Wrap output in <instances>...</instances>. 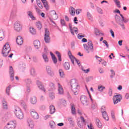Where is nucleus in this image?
Here are the masks:
<instances>
[{
    "label": "nucleus",
    "mask_w": 129,
    "mask_h": 129,
    "mask_svg": "<svg viewBox=\"0 0 129 129\" xmlns=\"http://www.w3.org/2000/svg\"><path fill=\"white\" fill-rule=\"evenodd\" d=\"M100 31H99V30L98 29H96L95 30V35H96V36H99V35H100Z\"/></svg>",
    "instance_id": "obj_56"
},
{
    "label": "nucleus",
    "mask_w": 129,
    "mask_h": 129,
    "mask_svg": "<svg viewBox=\"0 0 129 129\" xmlns=\"http://www.w3.org/2000/svg\"><path fill=\"white\" fill-rule=\"evenodd\" d=\"M58 72L61 78H64V77H65V74H64V72L63 71V70L62 69L59 70Z\"/></svg>",
    "instance_id": "obj_39"
},
{
    "label": "nucleus",
    "mask_w": 129,
    "mask_h": 129,
    "mask_svg": "<svg viewBox=\"0 0 129 129\" xmlns=\"http://www.w3.org/2000/svg\"><path fill=\"white\" fill-rule=\"evenodd\" d=\"M97 12L98 13V14H100V15H102V14H103L102 9L99 7H97Z\"/></svg>",
    "instance_id": "obj_47"
},
{
    "label": "nucleus",
    "mask_w": 129,
    "mask_h": 129,
    "mask_svg": "<svg viewBox=\"0 0 129 129\" xmlns=\"http://www.w3.org/2000/svg\"><path fill=\"white\" fill-rule=\"evenodd\" d=\"M44 41L45 43H50V32L47 28L45 29Z\"/></svg>",
    "instance_id": "obj_6"
},
{
    "label": "nucleus",
    "mask_w": 129,
    "mask_h": 129,
    "mask_svg": "<svg viewBox=\"0 0 129 129\" xmlns=\"http://www.w3.org/2000/svg\"><path fill=\"white\" fill-rule=\"evenodd\" d=\"M113 13L114 14H120V11L118 9H115L113 10Z\"/></svg>",
    "instance_id": "obj_64"
},
{
    "label": "nucleus",
    "mask_w": 129,
    "mask_h": 129,
    "mask_svg": "<svg viewBox=\"0 0 129 129\" xmlns=\"http://www.w3.org/2000/svg\"><path fill=\"white\" fill-rule=\"evenodd\" d=\"M96 124L99 128H101V127H102V123L99 119H96Z\"/></svg>",
    "instance_id": "obj_25"
},
{
    "label": "nucleus",
    "mask_w": 129,
    "mask_h": 129,
    "mask_svg": "<svg viewBox=\"0 0 129 129\" xmlns=\"http://www.w3.org/2000/svg\"><path fill=\"white\" fill-rule=\"evenodd\" d=\"M87 17L90 21H93V17H92V15H91V14H90V13H87Z\"/></svg>",
    "instance_id": "obj_40"
},
{
    "label": "nucleus",
    "mask_w": 129,
    "mask_h": 129,
    "mask_svg": "<svg viewBox=\"0 0 129 129\" xmlns=\"http://www.w3.org/2000/svg\"><path fill=\"white\" fill-rule=\"evenodd\" d=\"M86 88L87 90L88 93L89 95V98H90V100L91 102V108H92V109H95V108H96V103L95 102V101H94L93 100V99H92V98H91V95H90V93H89V91H88V89H87V87L86 86Z\"/></svg>",
    "instance_id": "obj_9"
},
{
    "label": "nucleus",
    "mask_w": 129,
    "mask_h": 129,
    "mask_svg": "<svg viewBox=\"0 0 129 129\" xmlns=\"http://www.w3.org/2000/svg\"><path fill=\"white\" fill-rule=\"evenodd\" d=\"M115 20L116 21V23L119 24L123 22L121 18H120V17L118 16L117 15H116L115 16Z\"/></svg>",
    "instance_id": "obj_22"
},
{
    "label": "nucleus",
    "mask_w": 129,
    "mask_h": 129,
    "mask_svg": "<svg viewBox=\"0 0 129 129\" xmlns=\"http://www.w3.org/2000/svg\"><path fill=\"white\" fill-rule=\"evenodd\" d=\"M104 89H105V87L104 86L100 85L98 86V90L100 92H102Z\"/></svg>",
    "instance_id": "obj_38"
},
{
    "label": "nucleus",
    "mask_w": 129,
    "mask_h": 129,
    "mask_svg": "<svg viewBox=\"0 0 129 129\" xmlns=\"http://www.w3.org/2000/svg\"><path fill=\"white\" fill-rule=\"evenodd\" d=\"M28 124L29 128H34V121H33L32 119L29 118L28 119Z\"/></svg>",
    "instance_id": "obj_19"
},
{
    "label": "nucleus",
    "mask_w": 129,
    "mask_h": 129,
    "mask_svg": "<svg viewBox=\"0 0 129 129\" xmlns=\"http://www.w3.org/2000/svg\"><path fill=\"white\" fill-rule=\"evenodd\" d=\"M108 95L109 96H112V88L111 87L109 88V90H108Z\"/></svg>",
    "instance_id": "obj_53"
},
{
    "label": "nucleus",
    "mask_w": 129,
    "mask_h": 129,
    "mask_svg": "<svg viewBox=\"0 0 129 129\" xmlns=\"http://www.w3.org/2000/svg\"><path fill=\"white\" fill-rule=\"evenodd\" d=\"M63 67L66 70H69L70 69V64L68 62H66L63 64Z\"/></svg>",
    "instance_id": "obj_32"
},
{
    "label": "nucleus",
    "mask_w": 129,
    "mask_h": 129,
    "mask_svg": "<svg viewBox=\"0 0 129 129\" xmlns=\"http://www.w3.org/2000/svg\"><path fill=\"white\" fill-rule=\"evenodd\" d=\"M68 55L73 65H74V61H76L78 65L79 66H80V61H79V60L78 59H77L75 57L73 56V55H72V53H71V51H69Z\"/></svg>",
    "instance_id": "obj_5"
},
{
    "label": "nucleus",
    "mask_w": 129,
    "mask_h": 129,
    "mask_svg": "<svg viewBox=\"0 0 129 129\" xmlns=\"http://www.w3.org/2000/svg\"><path fill=\"white\" fill-rule=\"evenodd\" d=\"M72 91L75 95H77L79 92V86L72 88Z\"/></svg>",
    "instance_id": "obj_18"
},
{
    "label": "nucleus",
    "mask_w": 129,
    "mask_h": 129,
    "mask_svg": "<svg viewBox=\"0 0 129 129\" xmlns=\"http://www.w3.org/2000/svg\"><path fill=\"white\" fill-rule=\"evenodd\" d=\"M14 30L15 31H16V32H20L21 31H22V24H21V22H20V21H17L16 22H15V23L14 24Z\"/></svg>",
    "instance_id": "obj_7"
},
{
    "label": "nucleus",
    "mask_w": 129,
    "mask_h": 129,
    "mask_svg": "<svg viewBox=\"0 0 129 129\" xmlns=\"http://www.w3.org/2000/svg\"><path fill=\"white\" fill-rule=\"evenodd\" d=\"M49 109H50V114H53V113H54L55 111H56V109H55V107L53 105H51L49 106Z\"/></svg>",
    "instance_id": "obj_30"
},
{
    "label": "nucleus",
    "mask_w": 129,
    "mask_h": 129,
    "mask_svg": "<svg viewBox=\"0 0 129 129\" xmlns=\"http://www.w3.org/2000/svg\"><path fill=\"white\" fill-rule=\"evenodd\" d=\"M5 39V31L3 29H0V41H3Z\"/></svg>",
    "instance_id": "obj_28"
},
{
    "label": "nucleus",
    "mask_w": 129,
    "mask_h": 129,
    "mask_svg": "<svg viewBox=\"0 0 129 129\" xmlns=\"http://www.w3.org/2000/svg\"><path fill=\"white\" fill-rule=\"evenodd\" d=\"M60 103H61V104H63V105H65V104H66V100H65L64 99H60Z\"/></svg>",
    "instance_id": "obj_59"
},
{
    "label": "nucleus",
    "mask_w": 129,
    "mask_h": 129,
    "mask_svg": "<svg viewBox=\"0 0 129 129\" xmlns=\"http://www.w3.org/2000/svg\"><path fill=\"white\" fill-rule=\"evenodd\" d=\"M114 2L118 8H120V2L118 0H114Z\"/></svg>",
    "instance_id": "obj_48"
},
{
    "label": "nucleus",
    "mask_w": 129,
    "mask_h": 129,
    "mask_svg": "<svg viewBox=\"0 0 129 129\" xmlns=\"http://www.w3.org/2000/svg\"><path fill=\"white\" fill-rule=\"evenodd\" d=\"M30 102L32 104H36L37 103V98L35 96L30 98Z\"/></svg>",
    "instance_id": "obj_29"
},
{
    "label": "nucleus",
    "mask_w": 129,
    "mask_h": 129,
    "mask_svg": "<svg viewBox=\"0 0 129 129\" xmlns=\"http://www.w3.org/2000/svg\"><path fill=\"white\" fill-rule=\"evenodd\" d=\"M71 86L72 88L76 87V86H79L78 84H77V81L75 79H72L70 81Z\"/></svg>",
    "instance_id": "obj_20"
},
{
    "label": "nucleus",
    "mask_w": 129,
    "mask_h": 129,
    "mask_svg": "<svg viewBox=\"0 0 129 129\" xmlns=\"http://www.w3.org/2000/svg\"><path fill=\"white\" fill-rule=\"evenodd\" d=\"M25 82L27 85H30V84H32V80L30 79H27L25 80Z\"/></svg>",
    "instance_id": "obj_45"
},
{
    "label": "nucleus",
    "mask_w": 129,
    "mask_h": 129,
    "mask_svg": "<svg viewBox=\"0 0 129 129\" xmlns=\"http://www.w3.org/2000/svg\"><path fill=\"white\" fill-rule=\"evenodd\" d=\"M57 86L58 94H60V95H62V94H64V90L63 89V87H62L61 84L58 83Z\"/></svg>",
    "instance_id": "obj_16"
},
{
    "label": "nucleus",
    "mask_w": 129,
    "mask_h": 129,
    "mask_svg": "<svg viewBox=\"0 0 129 129\" xmlns=\"http://www.w3.org/2000/svg\"><path fill=\"white\" fill-rule=\"evenodd\" d=\"M69 13L71 16H75V9L73 7H71L70 8Z\"/></svg>",
    "instance_id": "obj_34"
},
{
    "label": "nucleus",
    "mask_w": 129,
    "mask_h": 129,
    "mask_svg": "<svg viewBox=\"0 0 129 129\" xmlns=\"http://www.w3.org/2000/svg\"><path fill=\"white\" fill-rule=\"evenodd\" d=\"M31 115L34 119H39L40 116L38 114V112L35 110H32L30 112Z\"/></svg>",
    "instance_id": "obj_11"
},
{
    "label": "nucleus",
    "mask_w": 129,
    "mask_h": 129,
    "mask_svg": "<svg viewBox=\"0 0 129 129\" xmlns=\"http://www.w3.org/2000/svg\"><path fill=\"white\" fill-rule=\"evenodd\" d=\"M69 27L70 29L71 33V34H72V35H74V33H75V34H78V31H77V28H73L72 24L70 23L69 24Z\"/></svg>",
    "instance_id": "obj_14"
},
{
    "label": "nucleus",
    "mask_w": 129,
    "mask_h": 129,
    "mask_svg": "<svg viewBox=\"0 0 129 129\" xmlns=\"http://www.w3.org/2000/svg\"><path fill=\"white\" fill-rule=\"evenodd\" d=\"M11 52V47L9 43H6L2 50V54L4 57H7L9 55V53Z\"/></svg>",
    "instance_id": "obj_2"
},
{
    "label": "nucleus",
    "mask_w": 129,
    "mask_h": 129,
    "mask_svg": "<svg viewBox=\"0 0 129 129\" xmlns=\"http://www.w3.org/2000/svg\"><path fill=\"white\" fill-rule=\"evenodd\" d=\"M16 124V121H10L7 123L4 129H15L17 126Z\"/></svg>",
    "instance_id": "obj_4"
},
{
    "label": "nucleus",
    "mask_w": 129,
    "mask_h": 129,
    "mask_svg": "<svg viewBox=\"0 0 129 129\" xmlns=\"http://www.w3.org/2000/svg\"><path fill=\"white\" fill-rule=\"evenodd\" d=\"M11 88H12V85H10L6 88V94H7V95H8V96H10V95L11 94L10 91H11Z\"/></svg>",
    "instance_id": "obj_36"
},
{
    "label": "nucleus",
    "mask_w": 129,
    "mask_h": 129,
    "mask_svg": "<svg viewBox=\"0 0 129 129\" xmlns=\"http://www.w3.org/2000/svg\"><path fill=\"white\" fill-rule=\"evenodd\" d=\"M19 68L21 69V70H22L23 71L24 70V69H25V68H26V64L25 63H22L20 64Z\"/></svg>",
    "instance_id": "obj_46"
},
{
    "label": "nucleus",
    "mask_w": 129,
    "mask_h": 129,
    "mask_svg": "<svg viewBox=\"0 0 129 129\" xmlns=\"http://www.w3.org/2000/svg\"><path fill=\"white\" fill-rule=\"evenodd\" d=\"M43 5L44 6V7H45V8L46 9V10H48L49 9V7H48V4L47 3V1H44L42 2Z\"/></svg>",
    "instance_id": "obj_49"
},
{
    "label": "nucleus",
    "mask_w": 129,
    "mask_h": 129,
    "mask_svg": "<svg viewBox=\"0 0 129 129\" xmlns=\"http://www.w3.org/2000/svg\"><path fill=\"white\" fill-rule=\"evenodd\" d=\"M110 72H111L110 77L111 78H113L114 75H115V73H114V71L113 70H111Z\"/></svg>",
    "instance_id": "obj_57"
},
{
    "label": "nucleus",
    "mask_w": 129,
    "mask_h": 129,
    "mask_svg": "<svg viewBox=\"0 0 129 129\" xmlns=\"http://www.w3.org/2000/svg\"><path fill=\"white\" fill-rule=\"evenodd\" d=\"M49 16L52 20H57L58 19V15L56 13V11L54 10L50 11Z\"/></svg>",
    "instance_id": "obj_12"
},
{
    "label": "nucleus",
    "mask_w": 129,
    "mask_h": 129,
    "mask_svg": "<svg viewBox=\"0 0 129 129\" xmlns=\"http://www.w3.org/2000/svg\"><path fill=\"white\" fill-rule=\"evenodd\" d=\"M83 124H84V123H83L81 121L78 122V125L79 126V127H82V126H83Z\"/></svg>",
    "instance_id": "obj_58"
},
{
    "label": "nucleus",
    "mask_w": 129,
    "mask_h": 129,
    "mask_svg": "<svg viewBox=\"0 0 129 129\" xmlns=\"http://www.w3.org/2000/svg\"><path fill=\"white\" fill-rule=\"evenodd\" d=\"M42 57L45 63H48L49 62V58H48V56L46 54L43 53L42 54Z\"/></svg>",
    "instance_id": "obj_33"
},
{
    "label": "nucleus",
    "mask_w": 129,
    "mask_h": 129,
    "mask_svg": "<svg viewBox=\"0 0 129 129\" xmlns=\"http://www.w3.org/2000/svg\"><path fill=\"white\" fill-rule=\"evenodd\" d=\"M34 45L36 49H39L41 47V43L38 40H36L34 41Z\"/></svg>",
    "instance_id": "obj_23"
},
{
    "label": "nucleus",
    "mask_w": 129,
    "mask_h": 129,
    "mask_svg": "<svg viewBox=\"0 0 129 129\" xmlns=\"http://www.w3.org/2000/svg\"><path fill=\"white\" fill-rule=\"evenodd\" d=\"M49 87H50V88H51V89L52 90H55V84H54V83H49Z\"/></svg>",
    "instance_id": "obj_51"
},
{
    "label": "nucleus",
    "mask_w": 129,
    "mask_h": 129,
    "mask_svg": "<svg viewBox=\"0 0 129 129\" xmlns=\"http://www.w3.org/2000/svg\"><path fill=\"white\" fill-rule=\"evenodd\" d=\"M88 128L89 129H93V126L92 125V123H90L88 124Z\"/></svg>",
    "instance_id": "obj_62"
},
{
    "label": "nucleus",
    "mask_w": 129,
    "mask_h": 129,
    "mask_svg": "<svg viewBox=\"0 0 129 129\" xmlns=\"http://www.w3.org/2000/svg\"><path fill=\"white\" fill-rule=\"evenodd\" d=\"M16 42L18 45H23V43H24V39L21 36H18L16 39Z\"/></svg>",
    "instance_id": "obj_17"
},
{
    "label": "nucleus",
    "mask_w": 129,
    "mask_h": 129,
    "mask_svg": "<svg viewBox=\"0 0 129 129\" xmlns=\"http://www.w3.org/2000/svg\"><path fill=\"white\" fill-rule=\"evenodd\" d=\"M29 32L30 33V34H31V35H35L37 34V31L33 27H30L29 28Z\"/></svg>",
    "instance_id": "obj_24"
},
{
    "label": "nucleus",
    "mask_w": 129,
    "mask_h": 129,
    "mask_svg": "<svg viewBox=\"0 0 129 129\" xmlns=\"http://www.w3.org/2000/svg\"><path fill=\"white\" fill-rule=\"evenodd\" d=\"M49 124L51 128H55V127H56V124L53 121H50Z\"/></svg>",
    "instance_id": "obj_42"
},
{
    "label": "nucleus",
    "mask_w": 129,
    "mask_h": 129,
    "mask_svg": "<svg viewBox=\"0 0 129 129\" xmlns=\"http://www.w3.org/2000/svg\"><path fill=\"white\" fill-rule=\"evenodd\" d=\"M46 71L49 75V76H51V77H53L54 75H55V74H54V72L53 71V70L52 69V68L49 66H47L46 67Z\"/></svg>",
    "instance_id": "obj_8"
},
{
    "label": "nucleus",
    "mask_w": 129,
    "mask_h": 129,
    "mask_svg": "<svg viewBox=\"0 0 129 129\" xmlns=\"http://www.w3.org/2000/svg\"><path fill=\"white\" fill-rule=\"evenodd\" d=\"M119 25L122 28V30H125V27H124V24H123L122 22H121V23L119 24Z\"/></svg>",
    "instance_id": "obj_63"
},
{
    "label": "nucleus",
    "mask_w": 129,
    "mask_h": 129,
    "mask_svg": "<svg viewBox=\"0 0 129 129\" xmlns=\"http://www.w3.org/2000/svg\"><path fill=\"white\" fill-rule=\"evenodd\" d=\"M3 108L8 109V103L6 101H3Z\"/></svg>",
    "instance_id": "obj_43"
},
{
    "label": "nucleus",
    "mask_w": 129,
    "mask_h": 129,
    "mask_svg": "<svg viewBox=\"0 0 129 129\" xmlns=\"http://www.w3.org/2000/svg\"><path fill=\"white\" fill-rule=\"evenodd\" d=\"M14 112L17 117L19 119H23V118H24V113H23V111H22V110L20 109V108H15Z\"/></svg>",
    "instance_id": "obj_3"
},
{
    "label": "nucleus",
    "mask_w": 129,
    "mask_h": 129,
    "mask_svg": "<svg viewBox=\"0 0 129 129\" xmlns=\"http://www.w3.org/2000/svg\"><path fill=\"white\" fill-rule=\"evenodd\" d=\"M55 54L57 56V57L58 58V61H62V59H61V54L58 51H55Z\"/></svg>",
    "instance_id": "obj_44"
},
{
    "label": "nucleus",
    "mask_w": 129,
    "mask_h": 129,
    "mask_svg": "<svg viewBox=\"0 0 129 129\" xmlns=\"http://www.w3.org/2000/svg\"><path fill=\"white\" fill-rule=\"evenodd\" d=\"M37 85L38 86V87L40 89H41V90H43V91H46L45 90V88H44V86L42 85V83L40 81L37 82Z\"/></svg>",
    "instance_id": "obj_27"
},
{
    "label": "nucleus",
    "mask_w": 129,
    "mask_h": 129,
    "mask_svg": "<svg viewBox=\"0 0 129 129\" xmlns=\"http://www.w3.org/2000/svg\"><path fill=\"white\" fill-rule=\"evenodd\" d=\"M103 118L105 120L108 121L109 119V118L108 117V115L107 114V113L106 112L102 113Z\"/></svg>",
    "instance_id": "obj_31"
},
{
    "label": "nucleus",
    "mask_w": 129,
    "mask_h": 129,
    "mask_svg": "<svg viewBox=\"0 0 129 129\" xmlns=\"http://www.w3.org/2000/svg\"><path fill=\"white\" fill-rule=\"evenodd\" d=\"M36 28H37L38 30H41L42 29V23L41 22L37 21L36 22Z\"/></svg>",
    "instance_id": "obj_35"
},
{
    "label": "nucleus",
    "mask_w": 129,
    "mask_h": 129,
    "mask_svg": "<svg viewBox=\"0 0 129 129\" xmlns=\"http://www.w3.org/2000/svg\"><path fill=\"white\" fill-rule=\"evenodd\" d=\"M106 109V108L104 106H102L101 107V112L102 113H103V112H106V111H105Z\"/></svg>",
    "instance_id": "obj_55"
},
{
    "label": "nucleus",
    "mask_w": 129,
    "mask_h": 129,
    "mask_svg": "<svg viewBox=\"0 0 129 129\" xmlns=\"http://www.w3.org/2000/svg\"><path fill=\"white\" fill-rule=\"evenodd\" d=\"M83 46L85 52L88 53V54L90 53V52L92 53L94 52V48L93 47V44L92 43V41L89 40L88 42V45L86 44H84Z\"/></svg>",
    "instance_id": "obj_1"
},
{
    "label": "nucleus",
    "mask_w": 129,
    "mask_h": 129,
    "mask_svg": "<svg viewBox=\"0 0 129 129\" xmlns=\"http://www.w3.org/2000/svg\"><path fill=\"white\" fill-rule=\"evenodd\" d=\"M114 104H117L118 102H120V97L119 95H115L113 98Z\"/></svg>",
    "instance_id": "obj_15"
},
{
    "label": "nucleus",
    "mask_w": 129,
    "mask_h": 129,
    "mask_svg": "<svg viewBox=\"0 0 129 129\" xmlns=\"http://www.w3.org/2000/svg\"><path fill=\"white\" fill-rule=\"evenodd\" d=\"M9 75L11 81H14V77H15V72L13 69V67H10L9 69Z\"/></svg>",
    "instance_id": "obj_13"
},
{
    "label": "nucleus",
    "mask_w": 129,
    "mask_h": 129,
    "mask_svg": "<svg viewBox=\"0 0 129 129\" xmlns=\"http://www.w3.org/2000/svg\"><path fill=\"white\" fill-rule=\"evenodd\" d=\"M49 96L51 99H54V98H55V94H54V93H50L49 94Z\"/></svg>",
    "instance_id": "obj_50"
},
{
    "label": "nucleus",
    "mask_w": 129,
    "mask_h": 129,
    "mask_svg": "<svg viewBox=\"0 0 129 129\" xmlns=\"http://www.w3.org/2000/svg\"><path fill=\"white\" fill-rule=\"evenodd\" d=\"M52 60L54 64H56L57 63V58L56 57V56H53V57H52Z\"/></svg>",
    "instance_id": "obj_60"
},
{
    "label": "nucleus",
    "mask_w": 129,
    "mask_h": 129,
    "mask_svg": "<svg viewBox=\"0 0 129 129\" xmlns=\"http://www.w3.org/2000/svg\"><path fill=\"white\" fill-rule=\"evenodd\" d=\"M27 14L33 21H36V17H34V15H33V12L32 11H28L27 12Z\"/></svg>",
    "instance_id": "obj_26"
},
{
    "label": "nucleus",
    "mask_w": 129,
    "mask_h": 129,
    "mask_svg": "<svg viewBox=\"0 0 129 129\" xmlns=\"http://www.w3.org/2000/svg\"><path fill=\"white\" fill-rule=\"evenodd\" d=\"M26 91L28 93H30L31 92V87L29 86H27L26 87Z\"/></svg>",
    "instance_id": "obj_61"
},
{
    "label": "nucleus",
    "mask_w": 129,
    "mask_h": 129,
    "mask_svg": "<svg viewBox=\"0 0 129 129\" xmlns=\"http://www.w3.org/2000/svg\"><path fill=\"white\" fill-rule=\"evenodd\" d=\"M72 114H76V111L75 110V107L72 106Z\"/></svg>",
    "instance_id": "obj_54"
},
{
    "label": "nucleus",
    "mask_w": 129,
    "mask_h": 129,
    "mask_svg": "<svg viewBox=\"0 0 129 129\" xmlns=\"http://www.w3.org/2000/svg\"><path fill=\"white\" fill-rule=\"evenodd\" d=\"M30 74L31 76L33 77H35V76H37V72L34 68H31L30 70Z\"/></svg>",
    "instance_id": "obj_21"
},
{
    "label": "nucleus",
    "mask_w": 129,
    "mask_h": 129,
    "mask_svg": "<svg viewBox=\"0 0 129 129\" xmlns=\"http://www.w3.org/2000/svg\"><path fill=\"white\" fill-rule=\"evenodd\" d=\"M68 121L71 125H74V121L73 120V118L71 117H68Z\"/></svg>",
    "instance_id": "obj_37"
},
{
    "label": "nucleus",
    "mask_w": 129,
    "mask_h": 129,
    "mask_svg": "<svg viewBox=\"0 0 129 129\" xmlns=\"http://www.w3.org/2000/svg\"><path fill=\"white\" fill-rule=\"evenodd\" d=\"M82 71H83L84 73H86L87 74L89 72H90V69H88L87 70H85L84 68H82Z\"/></svg>",
    "instance_id": "obj_52"
},
{
    "label": "nucleus",
    "mask_w": 129,
    "mask_h": 129,
    "mask_svg": "<svg viewBox=\"0 0 129 129\" xmlns=\"http://www.w3.org/2000/svg\"><path fill=\"white\" fill-rule=\"evenodd\" d=\"M80 100L81 103L83 105L87 106L88 105V100H87V97L84 95H82L80 97Z\"/></svg>",
    "instance_id": "obj_10"
},
{
    "label": "nucleus",
    "mask_w": 129,
    "mask_h": 129,
    "mask_svg": "<svg viewBox=\"0 0 129 129\" xmlns=\"http://www.w3.org/2000/svg\"><path fill=\"white\" fill-rule=\"evenodd\" d=\"M36 3L38 7L40 8V9H43V5H42V2L40 0H36Z\"/></svg>",
    "instance_id": "obj_41"
}]
</instances>
